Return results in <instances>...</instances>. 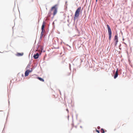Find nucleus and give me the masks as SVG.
<instances>
[{
    "instance_id": "1",
    "label": "nucleus",
    "mask_w": 133,
    "mask_h": 133,
    "mask_svg": "<svg viewBox=\"0 0 133 133\" xmlns=\"http://www.w3.org/2000/svg\"><path fill=\"white\" fill-rule=\"evenodd\" d=\"M57 5H55L54 6L51 8L50 11L48 14V16L49 17H50L51 15V11L54 10L53 13L54 16H55L57 12Z\"/></svg>"
},
{
    "instance_id": "13",
    "label": "nucleus",
    "mask_w": 133,
    "mask_h": 133,
    "mask_svg": "<svg viewBox=\"0 0 133 133\" xmlns=\"http://www.w3.org/2000/svg\"><path fill=\"white\" fill-rule=\"evenodd\" d=\"M118 42L115 41V44H114L115 46H116L117 45Z\"/></svg>"
},
{
    "instance_id": "25",
    "label": "nucleus",
    "mask_w": 133,
    "mask_h": 133,
    "mask_svg": "<svg viewBox=\"0 0 133 133\" xmlns=\"http://www.w3.org/2000/svg\"><path fill=\"white\" fill-rule=\"evenodd\" d=\"M42 50H43V49H42H42H41L42 51Z\"/></svg>"
},
{
    "instance_id": "7",
    "label": "nucleus",
    "mask_w": 133,
    "mask_h": 133,
    "mask_svg": "<svg viewBox=\"0 0 133 133\" xmlns=\"http://www.w3.org/2000/svg\"><path fill=\"white\" fill-rule=\"evenodd\" d=\"M118 70H117H117L114 75V78L116 79V78L117 77H118Z\"/></svg>"
},
{
    "instance_id": "14",
    "label": "nucleus",
    "mask_w": 133,
    "mask_h": 133,
    "mask_svg": "<svg viewBox=\"0 0 133 133\" xmlns=\"http://www.w3.org/2000/svg\"><path fill=\"white\" fill-rule=\"evenodd\" d=\"M30 64H28V65H27V66L26 67V68H29V67H30Z\"/></svg>"
},
{
    "instance_id": "22",
    "label": "nucleus",
    "mask_w": 133,
    "mask_h": 133,
    "mask_svg": "<svg viewBox=\"0 0 133 133\" xmlns=\"http://www.w3.org/2000/svg\"><path fill=\"white\" fill-rule=\"evenodd\" d=\"M66 111H68V112H69V110L68 109H66Z\"/></svg>"
},
{
    "instance_id": "18",
    "label": "nucleus",
    "mask_w": 133,
    "mask_h": 133,
    "mask_svg": "<svg viewBox=\"0 0 133 133\" xmlns=\"http://www.w3.org/2000/svg\"><path fill=\"white\" fill-rule=\"evenodd\" d=\"M33 70V69L31 68V70H29V71H31V72H32V71Z\"/></svg>"
},
{
    "instance_id": "6",
    "label": "nucleus",
    "mask_w": 133,
    "mask_h": 133,
    "mask_svg": "<svg viewBox=\"0 0 133 133\" xmlns=\"http://www.w3.org/2000/svg\"><path fill=\"white\" fill-rule=\"evenodd\" d=\"M39 56V54L38 53H37L36 54H35L34 55L33 57H34V58L35 59H37L38 58Z\"/></svg>"
},
{
    "instance_id": "27",
    "label": "nucleus",
    "mask_w": 133,
    "mask_h": 133,
    "mask_svg": "<svg viewBox=\"0 0 133 133\" xmlns=\"http://www.w3.org/2000/svg\"><path fill=\"white\" fill-rule=\"evenodd\" d=\"M123 41L124 40V39H123Z\"/></svg>"
},
{
    "instance_id": "9",
    "label": "nucleus",
    "mask_w": 133,
    "mask_h": 133,
    "mask_svg": "<svg viewBox=\"0 0 133 133\" xmlns=\"http://www.w3.org/2000/svg\"><path fill=\"white\" fill-rule=\"evenodd\" d=\"M114 40L115 41L118 42V36L117 35H115V36Z\"/></svg>"
},
{
    "instance_id": "21",
    "label": "nucleus",
    "mask_w": 133,
    "mask_h": 133,
    "mask_svg": "<svg viewBox=\"0 0 133 133\" xmlns=\"http://www.w3.org/2000/svg\"><path fill=\"white\" fill-rule=\"evenodd\" d=\"M70 66H71V65L70 64H69V66L70 68Z\"/></svg>"
},
{
    "instance_id": "4",
    "label": "nucleus",
    "mask_w": 133,
    "mask_h": 133,
    "mask_svg": "<svg viewBox=\"0 0 133 133\" xmlns=\"http://www.w3.org/2000/svg\"><path fill=\"white\" fill-rule=\"evenodd\" d=\"M79 15V13H78L77 12H75L74 16V21H75L76 19L78 17Z\"/></svg>"
},
{
    "instance_id": "8",
    "label": "nucleus",
    "mask_w": 133,
    "mask_h": 133,
    "mask_svg": "<svg viewBox=\"0 0 133 133\" xmlns=\"http://www.w3.org/2000/svg\"><path fill=\"white\" fill-rule=\"evenodd\" d=\"M81 7H80L79 8H78L77 10H76V11L75 12H77V13H79V12L81 10Z\"/></svg>"
},
{
    "instance_id": "16",
    "label": "nucleus",
    "mask_w": 133,
    "mask_h": 133,
    "mask_svg": "<svg viewBox=\"0 0 133 133\" xmlns=\"http://www.w3.org/2000/svg\"><path fill=\"white\" fill-rule=\"evenodd\" d=\"M42 36H40V38H39V39H41L42 38Z\"/></svg>"
},
{
    "instance_id": "19",
    "label": "nucleus",
    "mask_w": 133,
    "mask_h": 133,
    "mask_svg": "<svg viewBox=\"0 0 133 133\" xmlns=\"http://www.w3.org/2000/svg\"><path fill=\"white\" fill-rule=\"evenodd\" d=\"M121 46V44H120L119 45V49H120V48H119V47Z\"/></svg>"
},
{
    "instance_id": "2",
    "label": "nucleus",
    "mask_w": 133,
    "mask_h": 133,
    "mask_svg": "<svg viewBox=\"0 0 133 133\" xmlns=\"http://www.w3.org/2000/svg\"><path fill=\"white\" fill-rule=\"evenodd\" d=\"M107 26L108 30V33L109 36V39L110 40H111V37L112 32L110 26L108 25H107Z\"/></svg>"
},
{
    "instance_id": "10",
    "label": "nucleus",
    "mask_w": 133,
    "mask_h": 133,
    "mask_svg": "<svg viewBox=\"0 0 133 133\" xmlns=\"http://www.w3.org/2000/svg\"><path fill=\"white\" fill-rule=\"evenodd\" d=\"M37 78L41 81H42V82H44V79L43 78L41 77H37Z\"/></svg>"
},
{
    "instance_id": "15",
    "label": "nucleus",
    "mask_w": 133,
    "mask_h": 133,
    "mask_svg": "<svg viewBox=\"0 0 133 133\" xmlns=\"http://www.w3.org/2000/svg\"><path fill=\"white\" fill-rule=\"evenodd\" d=\"M96 131L98 133H100V131L99 130H96Z\"/></svg>"
},
{
    "instance_id": "3",
    "label": "nucleus",
    "mask_w": 133,
    "mask_h": 133,
    "mask_svg": "<svg viewBox=\"0 0 133 133\" xmlns=\"http://www.w3.org/2000/svg\"><path fill=\"white\" fill-rule=\"evenodd\" d=\"M45 22L44 21L43 23V24H42V27H41V30L42 31L41 34L40 36L43 37V32L45 31V30H44V28L45 27Z\"/></svg>"
},
{
    "instance_id": "17",
    "label": "nucleus",
    "mask_w": 133,
    "mask_h": 133,
    "mask_svg": "<svg viewBox=\"0 0 133 133\" xmlns=\"http://www.w3.org/2000/svg\"><path fill=\"white\" fill-rule=\"evenodd\" d=\"M100 127H99V126H98V127H97V129H100Z\"/></svg>"
},
{
    "instance_id": "5",
    "label": "nucleus",
    "mask_w": 133,
    "mask_h": 133,
    "mask_svg": "<svg viewBox=\"0 0 133 133\" xmlns=\"http://www.w3.org/2000/svg\"><path fill=\"white\" fill-rule=\"evenodd\" d=\"M31 72V71H29V70H27L25 72V77L28 76L29 74V73Z\"/></svg>"
},
{
    "instance_id": "20",
    "label": "nucleus",
    "mask_w": 133,
    "mask_h": 133,
    "mask_svg": "<svg viewBox=\"0 0 133 133\" xmlns=\"http://www.w3.org/2000/svg\"><path fill=\"white\" fill-rule=\"evenodd\" d=\"M67 1H66V2H65V5H67V4H66V3H67Z\"/></svg>"
},
{
    "instance_id": "24",
    "label": "nucleus",
    "mask_w": 133,
    "mask_h": 133,
    "mask_svg": "<svg viewBox=\"0 0 133 133\" xmlns=\"http://www.w3.org/2000/svg\"><path fill=\"white\" fill-rule=\"evenodd\" d=\"M97 0H96V2H97Z\"/></svg>"
},
{
    "instance_id": "23",
    "label": "nucleus",
    "mask_w": 133,
    "mask_h": 133,
    "mask_svg": "<svg viewBox=\"0 0 133 133\" xmlns=\"http://www.w3.org/2000/svg\"><path fill=\"white\" fill-rule=\"evenodd\" d=\"M59 92H60V94H61V92L59 90Z\"/></svg>"
},
{
    "instance_id": "11",
    "label": "nucleus",
    "mask_w": 133,
    "mask_h": 133,
    "mask_svg": "<svg viewBox=\"0 0 133 133\" xmlns=\"http://www.w3.org/2000/svg\"><path fill=\"white\" fill-rule=\"evenodd\" d=\"M23 53H18L17 54V55L18 56H23Z\"/></svg>"
},
{
    "instance_id": "12",
    "label": "nucleus",
    "mask_w": 133,
    "mask_h": 133,
    "mask_svg": "<svg viewBox=\"0 0 133 133\" xmlns=\"http://www.w3.org/2000/svg\"><path fill=\"white\" fill-rule=\"evenodd\" d=\"M101 132L102 133H104L105 132L104 129L103 128L101 129Z\"/></svg>"
},
{
    "instance_id": "26",
    "label": "nucleus",
    "mask_w": 133,
    "mask_h": 133,
    "mask_svg": "<svg viewBox=\"0 0 133 133\" xmlns=\"http://www.w3.org/2000/svg\"><path fill=\"white\" fill-rule=\"evenodd\" d=\"M80 127V128H82V126H81Z\"/></svg>"
}]
</instances>
